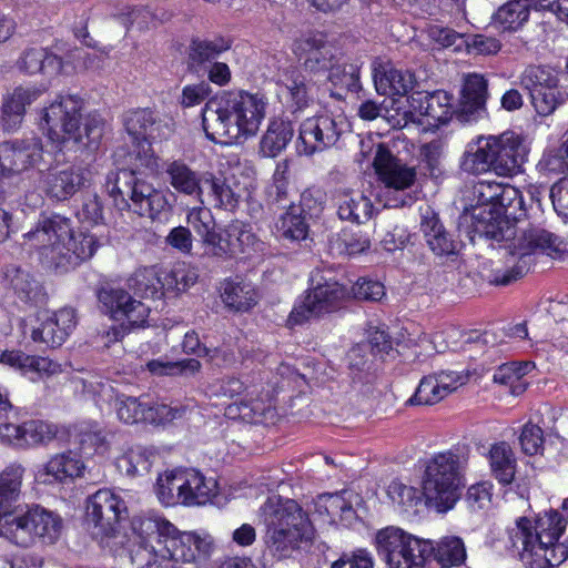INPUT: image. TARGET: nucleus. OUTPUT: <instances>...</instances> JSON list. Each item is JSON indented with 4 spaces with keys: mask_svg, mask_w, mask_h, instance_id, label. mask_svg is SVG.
Returning <instances> with one entry per match:
<instances>
[{
    "mask_svg": "<svg viewBox=\"0 0 568 568\" xmlns=\"http://www.w3.org/2000/svg\"><path fill=\"white\" fill-rule=\"evenodd\" d=\"M463 220L468 222L473 232L478 236L495 240L497 242L513 240L506 247L510 255L508 263L514 264L507 268H496L489 282L496 285H508L528 273L534 258L535 250L564 252L562 241L552 233L542 229H529L517 236L516 227L511 224L500 210L494 207L473 209L465 213Z\"/></svg>",
    "mask_w": 568,
    "mask_h": 568,
    "instance_id": "obj_2",
    "label": "nucleus"
},
{
    "mask_svg": "<svg viewBox=\"0 0 568 568\" xmlns=\"http://www.w3.org/2000/svg\"><path fill=\"white\" fill-rule=\"evenodd\" d=\"M487 85L486 79L478 73L466 75L458 112L460 120L475 121L485 113Z\"/></svg>",
    "mask_w": 568,
    "mask_h": 568,
    "instance_id": "obj_28",
    "label": "nucleus"
},
{
    "mask_svg": "<svg viewBox=\"0 0 568 568\" xmlns=\"http://www.w3.org/2000/svg\"><path fill=\"white\" fill-rule=\"evenodd\" d=\"M420 231L428 248L436 256H450L457 253V241L442 223L437 213L427 209L422 215Z\"/></svg>",
    "mask_w": 568,
    "mask_h": 568,
    "instance_id": "obj_27",
    "label": "nucleus"
},
{
    "mask_svg": "<svg viewBox=\"0 0 568 568\" xmlns=\"http://www.w3.org/2000/svg\"><path fill=\"white\" fill-rule=\"evenodd\" d=\"M24 236L39 250L43 263L58 273L69 272L91 258L99 245L93 234H74L70 220L58 214L43 216Z\"/></svg>",
    "mask_w": 568,
    "mask_h": 568,
    "instance_id": "obj_5",
    "label": "nucleus"
},
{
    "mask_svg": "<svg viewBox=\"0 0 568 568\" xmlns=\"http://www.w3.org/2000/svg\"><path fill=\"white\" fill-rule=\"evenodd\" d=\"M145 407L146 402L126 395L116 396L114 403L118 418L130 425L145 423Z\"/></svg>",
    "mask_w": 568,
    "mask_h": 568,
    "instance_id": "obj_54",
    "label": "nucleus"
},
{
    "mask_svg": "<svg viewBox=\"0 0 568 568\" xmlns=\"http://www.w3.org/2000/svg\"><path fill=\"white\" fill-rule=\"evenodd\" d=\"M1 285L22 302L41 305L47 301L43 285L28 270L10 264L1 271Z\"/></svg>",
    "mask_w": 568,
    "mask_h": 568,
    "instance_id": "obj_22",
    "label": "nucleus"
},
{
    "mask_svg": "<svg viewBox=\"0 0 568 568\" xmlns=\"http://www.w3.org/2000/svg\"><path fill=\"white\" fill-rule=\"evenodd\" d=\"M39 97V92L33 89L16 88L13 92L7 94L1 105V122L3 130L16 131L24 116L27 105H30Z\"/></svg>",
    "mask_w": 568,
    "mask_h": 568,
    "instance_id": "obj_35",
    "label": "nucleus"
},
{
    "mask_svg": "<svg viewBox=\"0 0 568 568\" xmlns=\"http://www.w3.org/2000/svg\"><path fill=\"white\" fill-rule=\"evenodd\" d=\"M373 79L377 92L384 95H406L416 83L410 71L396 69L389 63L375 67Z\"/></svg>",
    "mask_w": 568,
    "mask_h": 568,
    "instance_id": "obj_31",
    "label": "nucleus"
},
{
    "mask_svg": "<svg viewBox=\"0 0 568 568\" xmlns=\"http://www.w3.org/2000/svg\"><path fill=\"white\" fill-rule=\"evenodd\" d=\"M124 126L134 140L155 141L168 139L173 133L174 121L146 108L129 111L124 115Z\"/></svg>",
    "mask_w": 568,
    "mask_h": 568,
    "instance_id": "obj_18",
    "label": "nucleus"
},
{
    "mask_svg": "<svg viewBox=\"0 0 568 568\" xmlns=\"http://www.w3.org/2000/svg\"><path fill=\"white\" fill-rule=\"evenodd\" d=\"M183 505H205L216 494V481L195 469L182 470Z\"/></svg>",
    "mask_w": 568,
    "mask_h": 568,
    "instance_id": "obj_38",
    "label": "nucleus"
},
{
    "mask_svg": "<svg viewBox=\"0 0 568 568\" xmlns=\"http://www.w3.org/2000/svg\"><path fill=\"white\" fill-rule=\"evenodd\" d=\"M220 295L224 306L235 313L248 312L260 300L253 283L241 277L224 280L220 286Z\"/></svg>",
    "mask_w": 568,
    "mask_h": 568,
    "instance_id": "obj_29",
    "label": "nucleus"
},
{
    "mask_svg": "<svg viewBox=\"0 0 568 568\" xmlns=\"http://www.w3.org/2000/svg\"><path fill=\"white\" fill-rule=\"evenodd\" d=\"M336 214L341 221L365 224L375 214L372 200L362 191L339 189L334 195Z\"/></svg>",
    "mask_w": 568,
    "mask_h": 568,
    "instance_id": "obj_26",
    "label": "nucleus"
},
{
    "mask_svg": "<svg viewBox=\"0 0 568 568\" xmlns=\"http://www.w3.org/2000/svg\"><path fill=\"white\" fill-rule=\"evenodd\" d=\"M277 94L294 112L301 111L313 101L311 87L305 77L297 71L288 72L283 80L278 81Z\"/></svg>",
    "mask_w": 568,
    "mask_h": 568,
    "instance_id": "obj_36",
    "label": "nucleus"
},
{
    "mask_svg": "<svg viewBox=\"0 0 568 568\" xmlns=\"http://www.w3.org/2000/svg\"><path fill=\"white\" fill-rule=\"evenodd\" d=\"M197 278L196 268L184 263L178 264L171 272L165 273L166 291L185 292L197 282Z\"/></svg>",
    "mask_w": 568,
    "mask_h": 568,
    "instance_id": "obj_60",
    "label": "nucleus"
},
{
    "mask_svg": "<svg viewBox=\"0 0 568 568\" xmlns=\"http://www.w3.org/2000/svg\"><path fill=\"white\" fill-rule=\"evenodd\" d=\"M44 160L41 139L31 136L0 143V176L11 178L39 166Z\"/></svg>",
    "mask_w": 568,
    "mask_h": 568,
    "instance_id": "obj_16",
    "label": "nucleus"
},
{
    "mask_svg": "<svg viewBox=\"0 0 568 568\" xmlns=\"http://www.w3.org/2000/svg\"><path fill=\"white\" fill-rule=\"evenodd\" d=\"M106 190L119 210H129L152 221L170 210L166 194L135 169H122L106 178Z\"/></svg>",
    "mask_w": 568,
    "mask_h": 568,
    "instance_id": "obj_9",
    "label": "nucleus"
},
{
    "mask_svg": "<svg viewBox=\"0 0 568 568\" xmlns=\"http://www.w3.org/2000/svg\"><path fill=\"white\" fill-rule=\"evenodd\" d=\"M559 84L558 72L546 65H528L520 75V85L529 95Z\"/></svg>",
    "mask_w": 568,
    "mask_h": 568,
    "instance_id": "obj_47",
    "label": "nucleus"
},
{
    "mask_svg": "<svg viewBox=\"0 0 568 568\" xmlns=\"http://www.w3.org/2000/svg\"><path fill=\"white\" fill-rule=\"evenodd\" d=\"M126 513L124 500L110 489H99L87 504V519L95 538L111 537Z\"/></svg>",
    "mask_w": 568,
    "mask_h": 568,
    "instance_id": "obj_15",
    "label": "nucleus"
},
{
    "mask_svg": "<svg viewBox=\"0 0 568 568\" xmlns=\"http://www.w3.org/2000/svg\"><path fill=\"white\" fill-rule=\"evenodd\" d=\"M568 94L559 88V84L552 87L550 90H544L530 95L531 104L541 116L552 114L558 106L564 104Z\"/></svg>",
    "mask_w": 568,
    "mask_h": 568,
    "instance_id": "obj_57",
    "label": "nucleus"
},
{
    "mask_svg": "<svg viewBox=\"0 0 568 568\" xmlns=\"http://www.w3.org/2000/svg\"><path fill=\"white\" fill-rule=\"evenodd\" d=\"M267 508L272 511L266 517L265 542L275 557L287 558L302 544L313 542L315 529L295 500L286 499L276 506L266 504L265 509Z\"/></svg>",
    "mask_w": 568,
    "mask_h": 568,
    "instance_id": "obj_8",
    "label": "nucleus"
},
{
    "mask_svg": "<svg viewBox=\"0 0 568 568\" xmlns=\"http://www.w3.org/2000/svg\"><path fill=\"white\" fill-rule=\"evenodd\" d=\"M62 530L61 518L40 506L20 509L17 514L0 519V537L11 544L28 548L37 538L54 542Z\"/></svg>",
    "mask_w": 568,
    "mask_h": 568,
    "instance_id": "obj_10",
    "label": "nucleus"
},
{
    "mask_svg": "<svg viewBox=\"0 0 568 568\" xmlns=\"http://www.w3.org/2000/svg\"><path fill=\"white\" fill-rule=\"evenodd\" d=\"M254 242V234L243 230L236 222L230 224L224 232L214 231L202 243L209 254L225 260L239 253H246L247 247Z\"/></svg>",
    "mask_w": 568,
    "mask_h": 568,
    "instance_id": "obj_20",
    "label": "nucleus"
},
{
    "mask_svg": "<svg viewBox=\"0 0 568 568\" xmlns=\"http://www.w3.org/2000/svg\"><path fill=\"white\" fill-rule=\"evenodd\" d=\"M410 106L423 116H427L437 124H445L453 113V97L446 91L413 92Z\"/></svg>",
    "mask_w": 568,
    "mask_h": 568,
    "instance_id": "obj_30",
    "label": "nucleus"
},
{
    "mask_svg": "<svg viewBox=\"0 0 568 568\" xmlns=\"http://www.w3.org/2000/svg\"><path fill=\"white\" fill-rule=\"evenodd\" d=\"M534 368L531 362H509L500 365L493 375L496 384L508 386L513 395L523 394L528 383L524 381L525 375Z\"/></svg>",
    "mask_w": 568,
    "mask_h": 568,
    "instance_id": "obj_44",
    "label": "nucleus"
},
{
    "mask_svg": "<svg viewBox=\"0 0 568 568\" xmlns=\"http://www.w3.org/2000/svg\"><path fill=\"white\" fill-rule=\"evenodd\" d=\"M20 71L27 74L39 72L59 73L62 70V59L49 53L43 48H30L22 52L17 61Z\"/></svg>",
    "mask_w": 568,
    "mask_h": 568,
    "instance_id": "obj_42",
    "label": "nucleus"
},
{
    "mask_svg": "<svg viewBox=\"0 0 568 568\" xmlns=\"http://www.w3.org/2000/svg\"><path fill=\"white\" fill-rule=\"evenodd\" d=\"M326 79L334 87L356 91L359 88V68L354 63H347L343 57H337Z\"/></svg>",
    "mask_w": 568,
    "mask_h": 568,
    "instance_id": "obj_52",
    "label": "nucleus"
},
{
    "mask_svg": "<svg viewBox=\"0 0 568 568\" xmlns=\"http://www.w3.org/2000/svg\"><path fill=\"white\" fill-rule=\"evenodd\" d=\"M148 368L155 375H194L201 369V363L195 358L179 362L150 361Z\"/></svg>",
    "mask_w": 568,
    "mask_h": 568,
    "instance_id": "obj_58",
    "label": "nucleus"
},
{
    "mask_svg": "<svg viewBox=\"0 0 568 568\" xmlns=\"http://www.w3.org/2000/svg\"><path fill=\"white\" fill-rule=\"evenodd\" d=\"M271 413V406L257 398H241L230 404L225 409V414L230 418H240L250 424L264 423L266 414Z\"/></svg>",
    "mask_w": 568,
    "mask_h": 568,
    "instance_id": "obj_48",
    "label": "nucleus"
},
{
    "mask_svg": "<svg viewBox=\"0 0 568 568\" xmlns=\"http://www.w3.org/2000/svg\"><path fill=\"white\" fill-rule=\"evenodd\" d=\"M0 362L18 369L32 382L62 373V365L49 357L28 355L21 351L2 353Z\"/></svg>",
    "mask_w": 568,
    "mask_h": 568,
    "instance_id": "obj_25",
    "label": "nucleus"
},
{
    "mask_svg": "<svg viewBox=\"0 0 568 568\" xmlns=\"http://www.w3.org/2000/svg\"><path fill=\"white\" fill-rule=\"evenodd\" d=\"M567 520L558 510L539 514L532 523L526 517L516 520L510 531L513 547L528 568H555L568 559L565 535Z\"/></svg>",
    "mask_w": 568,
    "mask_h": 568,
    "instance_id": "obj_6",
    "label": "nucleus"
},
{
    "mask_svg": "<svg viewBox=\"0 0 568 568\" xmlns=\"http://www.w3.org/2000/svg\"><path fill=\"white\" fill-rule=\"evenodd\" d=\"M331 244L339 254L351 256L369 250L371 236L361 230L344 227L331 240Z\"/></svg>",
    "mask_w": 568,
    "mask_h": 568,
    "instance_id": "obj_49",
    "label": "nucleus"
},
{
    "mask_svg": "<svg viewBox=\"0 0 568 568\" xmlns=\"http://www.w3.org/2000/svg\"><path fill=\"white\" fill-rule=\"evenodd\" d=\"M129 286L142 297L161 298L166 291L165 273L162 276L156 266L140 267L130 277Z\"/></svg>",
    "mask_w": 568,
    "mask_h": 568,
    "instance_id": "obj_40",
    "label": "nucleus"
},
{
    "mask_svg": "<svg viewBox=\"0 0 568 568\" xmlns=\"http://www.w3.org/2000/svg\"><path fill=\"white\" fill-rule=\"evenodd\" d=\"M98 300L114 321H126L130 327H143L150 314V307L134 300L125 290L113 286L102 287Z\"/></svg>",
    "mask_w": 568,
    "mask_h": 568,
    "instance_id": "obj_17",
    "label": "nucleus"
},
{
    "mask_svg": "<svg viewBox=\"0 0 568 568\" xmlns=\"http://www.w3.org/2000/svg\"><path fill=\"white\" fill-rule=\"evenodd\" d=\"M388 495L403 511H409L417 507L423 501L424 497L423 491L420 493L417 488L399 483H393L388 487Z\"/></svg>",
    "mask_w": 568,
    "mask_h": 568,
    "instance_id": "obj_62",
    "label": "nucleus"
},
{
    "mask_svg": "<svg viewBox=\"0 0 568 568\" xmlns=\"http://www.w3.org/2000/svg\"><path fill=\"white\" fill-rule=\"evenodd\" d=\"M460 169L469 174L494 171L493 135L478 136L466 145L460 159Z\"/></svg>",
    "mask_w": 568,
    "mask_h": 568,
    "instance_id": "obj_33",
    "label": "nucleus"
},
{
    "mask_svg": "<svg viewBox=\"0 0 568 568\" xmlns=\"http://www.w3.org/2000/svg\"><path fill=\"white\" fill-rule=\"evenodd\" d=\"M23 473L19 464H11L0 473V519L23 508L18 504Z\"/></svg>",
    "mask_w": 568,
    "mask_h": 568,
    "instance_id": "obj_34",
    "label": "nucleus"
},
{
    "mask_svg": "<svg viewBox=\"0 0 568 568\" xmlns=\"http://www.w3.org/2000/svg\"><path fill=\"white\" fill-rule=\"evenodd\" d=\"M165 173L169 183L175 191L199 199L203 186V174L200 175L182 161L169 163Z\"/></svg>",
    "mask_w": 568,
    "mask_h": 568,
    "instance_id": "obj_41",
    "label": "nucleus"
},
{
    "mask_svg": "<svg viewBox=\"0 0 568 568\" xmlns=\"http://www.w3.org/2000/svg\"><path fill=\"white\" fill-rule=\"evenodd\" d=\"M83 109L84 101L79 95L65 94L59 95L44 110L43 120L53 148V160L40 176L42 192L54 202H65L90 184L89 168L65 158L70 144L95 150L103 136V118L98 112L83 118Z\"/></svg>",
    "mask_w": 568,
    "mask_h": 568,
    "instance_id": "obj_1",
    "label": "nucleus"
},
{
    "mask_svg": "<svg viewBox=\"0 0 568 568\" xmlns=\"http://www.w3.org/2000/svg\"><path fill=\"white\" fill-rule=\"evenodd\" d=\"M84 471L83 462L72 452L53 456L43 468V483H67L74 478L82 477Z\"/></svg>",
    "mask_w": 568,
    "mask_h": 568,
    "instance_id": "obj_37",
    "label": "nucleus"
},
{
    "mask_svg": "<svg viewBox=\"0 0 568 568\" xmlns=\"http://www.w3.org/2000/svg\"><path fill=\"white\" fill-rule=\"evenodd\" d=\"M57 435V427L43 420L22 423L21 448H30L51 442Z\"/></svg>",
    "mask_w": 568,
    "mask_h": 568,
    "instance_id": "obj_53",
    "label": "nucleus"
},
{
    "mask_svg": "<svg viewBox=\"0 0 568 568\" xmlns=\"http://www.w3.org/2000/svg\"><path fill=\"white\" fill-rule=\"evenodd\" d=\"M293 135L294 128L291 121L283 118L271 119L260 142L261 152L264 156L275 158L287 146Z\"/></svg>",
    "mask_w": 568,
    "mask_h": 568,
    "instance_id": "obj_39",
    "label": "nucleus"
},
{
    "mask_svg": "<svg viewBox=\"0 0 568 568\" xmlns=\"http://www.w3.org/2000/svg\"><path fill=\"white\" fill-rule=\"evenodd\" d=\"M183 474L182 470L166 471L160 475L155 493L161 504L164 506L183 505Z\"/></svg>",
    "mask_w": 568,
    "mask_h": 568,
    "instance_id": "obj_50",
    "label": "nucleus"
},
{
    "mask_svg": "<svg viewBox=\"0 0 568 568\" xmlns=\"http://www.w3.org/2000/svg\"><path fill=\"white\" fill-rule=\"evenodd\" d=\"M266 106L267 99L260 92H224L205 104L202 113L205 134L215 143L243 142L258 132Z\"/></svg>",
    "mask_w": 568,
    "mask_h": 568,
    "instance_id": "obj_4",
    "label": "nucleus"
},
{
    "mask_svg": "<svg viewBox=\"0 0 568 568\" xmlns=\"http://www.w3.org/2000/svg\"><path fill=\"white\" fill-rule=\"evenodd\" d=\"M344 125L341 116L328 113L307 118L300 125L297 152L308 156L334 146L343 133Z\"/></svg>",
    "mask_w": 568,
    "mask_h": 568,
    "instance_id": "obj_14",
    "label": "nucleus"
},
{
    "mask_svg": "<svg viewBox=\"0 0 568 568\" xmlns=\"http://www.w3.org/2000/svg\"><path fill=\"white\" fill-rule=\"evenodd\" d=\"M232 45L230 39L215 37L213 39H194L189 49V61L192 67L197 65L203 69L214 63L220 54L227 51Z\"/></svg>",
    "mask_w": 568,
    "mask_h": 568,
    "instance_id": "obj_43",
    "label": "nucleus"
},
{
    "mask_svg": "<svg viewBox=\"0 0 568 568\" xmlns=\"http://www.w3.org/2000/svg\"><path fill=\"white\" fill-rule=\"evenodd\" d=\"M185 413L184 408L171 407L166 404H151L146 402L145 423L163 425L174 419L182 418Z\"/></svg>",
    "mask_w": 568,
    "mask_h": 568,
    "instance_id": "obj_63",
    "label": "nucleus"
},
{
    "mask_svg": "<svg viewBox=\"0 0 568 568\" xmlns=\"http://www.w3.org/2000/svg\"><path fill=\"white\" fill-rule=\"evenodd\" d=\"M40 173H43V171L28 174L19 180L17 185L19 192L18 205L37 209L43 204V196L39 186L42 183Z\"/></svg>",
    "mask_w": 568,
    "mask_h": 568,
    "instance_id": "obj_55",
    "label": "nucleus"
},
{
    "mask_svg": "<svg viewBox=\"0 0 568 568\" xmlns=\"http://www.w3.org/2000/svg\"><path fill=\"white\" fill-rule=\"evenodd\" d=\"M116 466L119 470L128 476H135L138 474L148 471L151 463L146 452L141 447L128 449L121 457L118 458Z\"/></svg>",
    "mask_w": 568,
    "mask_h": 568,
    "instance_id": "obj_59",
    "label": "nucleus"
},
{
    "mask_svg": "<svg viewBox=\"0 0 568 568\" xmlns=\"http://www.w3.org/2000/svg\"><path fill=\"white\" fill-rule=\"evenodd\" d=\"M241 197L242 190L237 184L213 173L203 174V186L199 196L201 204L232 212L237 207Z\"/></svg>",
    "mask_w": 568,
    "mask_h": 568,
    "instance_id": "obj_23",
    "label": "nucleus"
},
{
    "mask_svg": "<svg viewBox=\"0 0 568 568\" xmlns=\"http://www.w3.org/2000/svg\"><path fill=\"white\" fill-rule=\"evenodd\" d=\"M375 544L379 558L388 568H424L426 559L435 550L429 540L393 526L381 529Z\"/></svg>",
    "mask_w": 568,
    "mask_h": 568,
    "instance_id": "obj_11",
    "label": "nucleus"
},
{
    "mask_svg": "<svg viewBox=\"0 0 568 568\" xmlns=\"http://www.w3.org/2000/svg\"><path fill=\"white\" fill-rule=\"evenodd\" d=\"M547 0H509L498 8L493 16V22L499 29L517 30L528 21L530 10H546Z\"/></svg>",
    "mask_w": 568,
    "mask_h": 568,
    "instance_id": "obj_32",
    "label": "nucleus"
},
{
    "mask_svg": "<svg viewBox=\"0 0 568 568\" xmlns=\"http://www.w3.org/2000/svg\"><path fill=\"white\" fill-rule=\"evenodd\" d=\"M489 464L493 476L503 485H508L515 477L516 460L513 450L505 442L495 444L489 450Z\"/></svg>",
    "mask_w": 568,
    "mask_h": 568,
    "instance_id": "obj_46",
    "label": "nucleus"
},
{
    "mask_svg": "<svg viewBox=\"0 0 568 568\" xmlns=\"http://www.w3.org/2000/svg\"><path fill=\"white\" fill-rule=\"evenodd\" d=\"M78 436L80 449L84 455H102L109 450L106 434L97 423L81 424Z\"/></svg>",
    "mask_w": 568,
    "mask_h": 568,
    "instance_id": "obj_51",
    "label": "nucleus"
},
{
    "mask_svg": "<svg viewBox=\"0 0 568 568\" xmlns=\"http://www.w3.org/2000/svg\"><path fill=\"white\" fill-rule=\"evenodd\" d=\"M445 397L446 395L440 389L435 375L430 374L422 378L409 403L413 405H434Z\"/></svg>",
    "mask_w": 568,
    "mask_h": 568,
    "instance_id": "obj_61",
    "label": "nucleus"
},
{
    "mask_svg": "<svg viewBox=\"0 0 568 568\" xmlns=\"http://www.w3.org/2000/svg\"><path fill=\"white\" fill-rule=\"evenodd\" d=\"M313 288L305 295L304 300L294 306L290 316L291 325H301L312 317L337 310L346 297L347 290L333 278L325 277L317 272L312 277Z\"/></svg>",
    "mask_w": 568,
    "mask_h": 568,
    "instance_id": "obj_12",
    "label": "nucleus"
},
{
    "mask_svg": "<svg viewBox=\"0 0 568 568\" xmlns=\"http://www.w3.org/2000/svg\"><path fill=\"white\" fill-rule=\"evenodd\" d=\"M468 464V453L454 448L432 456L426 463L423 476L425 504L438 513L454 508L464 486V471Z\"/></svg>",
    "mask_w": 568,
    "mask_h": 568,
    "instance_id": "obj_7",
    "label": "nucleus"
},
{
    "mask_svg": "<svg viewBox=\"0 0 568 568\" xmlns=\"http://www.w3.org/2000/svg\"><path fill=\"white\" fill-rule=\"evenodd\" d=\"M435 556L442 567L458 566L466 559L464 541L455 536L445 537L438 544Z\"/></svg>",
    "mask_w": 568,
    "mask_h": 568,
    "instance_id": "obj_56",
    "label": "nucleus"
},
{
    "mask_svg": "<svg viewBox=\"0 0 568 568\" xmlns=\"http://www.w3.org/2000/svg\"><path fill=\"white\" fill-rule=\"evenodd\" d=\"M373 166L378 179L385 186L387 195L398 193L399 196L388 200V206H406L412 205L415 199L405 193L416 180V171L400 163L388 150L387 146L379 143L376 146L375 156H373Z\"/></svg>",
    "mask_w": 568,
    "mask_h": 568,
    "instance_id": "obj_13",
    "label": "nucleus"
},
{
    "mask_svg": "<svg viewBox=\"0 0 568 568\" xmlns=\"http://www.w3.org/2000/svg\"><path fill=\"white\" fill-rule=\"evenodd\" d=\"M493 145L494 172L500 176L518 173L527 156V148L521 139L508 134L493 136Z\"/></svg>",
    "mask_w": 568,
    "mask_h": 568,
    "instance_id": "obj_24",
    "label": "nucleus"
},
{
    "mask_svg": "<svg viewBox=\"0 0 568 568\" xmlns=\"http://www.w3.org/2000/svg\"><path fill=\"white\" fill-rule=\"evenodd\" d=\"M294 51L304 60L303 64L310 73L325 79L337 58L335 49L321 33L307 34L296 40Z\"/></svg>",
    "mask_w": 568,
    "mask_h": 568,
    "instance_id": "obj_19",
    "label": "nucleus"
},
{
    "mask_svg": "<svg viewBox=\"0 0 568 568\" xmlns=\"http://www.w3.org/2000/svg\"><path fill=\"white\" fill-rule=\"evenodd\" d=\"M278 236L285 241L300 242L307 237L310 225L300 207L290 204L275 224Z\"/></svg>",
    "mask_w": 568,
    "mask_h": 568,
    "instance_id": "obj_45",
    "label": "nucleus"
},
{
    "mask_svg": "<svg viewBox=\"0 0 568 568\" xmlns=\"http://www.w3.org/2000/svg\"><path fill=\"white\" fill-rule=\"evenodd\" d=\"M186 220L195 233L202 239V242L215 231V221L212 212L207 207H193L187 213Z\"/></svg>",
    "mask_w": 568,
    "mask_h": 568,
    "instance_id": "obj_64",
    "label": "nucleus"
},
{
    "mask_svg": "<svg viewBox=\"0 0 568 568\" xmlns=\"http://www.w3.org/2000/svg\"><path fill=\"white\" fill-rule=\"evenodd\" d=\"M77 326V314L72 307H63L47 315L38 327L32 329L31 338L49 347L61 346Z\"/></svg>",
    "mask_w": 568,
    "mask_h": 568,
    "instance_id": "obj_21",
    "label": "nucleus"
},
{
    "mask_svg": "<svg viewBox=\"0 0 568 568\" xmlns=\"http://www.w3.org/2000/svg\"><path fill=\"white\" fill-rule=\"evenodd\" d=\"M138 550L133 559L146 568H154L168 559L193 564L205 559L212 550V541L192 531H180L162 515L148 511L131 520Z\"/></svg>",
    "mask_w": 568,
    "mask_h": 568,
    "instance_id": "obj_3",
    "label": "nucleus"
}]
</instances>
